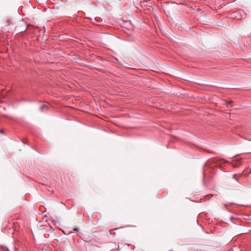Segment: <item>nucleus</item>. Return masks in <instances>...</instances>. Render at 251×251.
<instances>
[{
    "label": "nucleus",
    "instance_id": "7ed1b4c3",
    "mask_svg": "<svg viewBox=\"0 0 251 251\" xmlns=\"http://www.w3.org/2000/svg\"><path fill=\"white\" fill-rule=\"evenodd\" d=\"M237 176L236 175H234L233 176V177H234V178L236 179V178H237Z\"/></svg>",
    "mask_w": 251,
    "mask_h": 251
},
{
    "label": "nucleus",
    "instance_id": "f03ea898",
    "mask_svg": "<svg viewBox=\"0 0 251 251\" xmlns=\"http://www.w3.org/2000/svg\"><path fill=\"white\" fill-rule=\"evenodd\" d=\"M48 107V106L47 105H43L41 107V109L42 110H44L45 109H47Z\"/></svg>",
    "mask_w": 251,
    "mask_h": 251
},
{
    "label": "nucleus",
    "instance_id": "20e7f679",
    "mask_svg": "<svg viewBox=\"0 0 251 251\" xmlns=\"http://www.w3.org/2000/svg\"><path fill=\"white\" fill-rule=\"evenodd\" d=\"M0 132L1 133H2V132H3V131H2V130H0Z\"/></svg>",
    "mask_w": 251,
    "mask_h": 251
},
{
    "label": "nucleus",
    "instance_id": "f257e3e1",
    "mask_svg": "<svg viewBox=\"0 0 251 251\" xmlns=\"http://www.w3.org/2000/svg\"><path fill=\"white\" fill-rule=\"evenodd\" d=\"M241 13H243V12L242 11H238L234 13L232 15L233 18H236L238 20H241L242 19Z\"/></svg>",
    "mask_w": 251,
    "mask_h": 251
}]
</instances>
